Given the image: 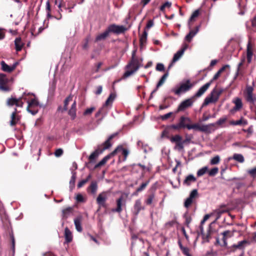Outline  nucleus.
I'll return each instance as SVG.
<instances>
[{"label":"nucleus","mask_w":256,"mask_h":256,"mask_svg":"<svg viewBox=\"0 0 256 256\" xmlns=\"http://www.w3.org/2000/svg\"><path fill=\"white\" fill-rule=\"evenodd\" d=\"M116 207L115 208H112V211L114 212L120 213L122 210V206H126V201L124 198L123 196H120L116 200Z\"/></svg>","instance_id":"nucleus-12"},{"label":"nucleus","mask_w":256,"mask_h":256,"mask_svg":"<svg viewBox=\"0 0 256 256\" xmlns=\"http://www.w3.org/2000/svg\"><path fill=\"white\" fill-rule=\"evenodd\" d=\"M220 162V158L218 156H216L210 160V164L212 165L217 164Z\"/></svg>","instance_id":"nucleus-49"},{"label":"nucleus","mask_w":256,"mask_h":256,"mask_svg":"<svg viewBox=\"0 0 256 256\" xmlns=\"http://www.w3.org/2000/svg\"><path fill=\"white\" fill-rule=\"evenodd\" d=\"M116 149H118V152H122V154L124 156V160H126L129 154L128 150L127 149L124 148L122 146H118Z\"/></svg>","instance_id":"nucleus-41"},{"label":"nucleus","mask_w":256,"mask_h":256,"mask_svg":"<svg viewBox=\"0 0 256 256\" xmlns=\"http://www.w3.org/2000/svg\"><path fill=\"white\" fill-rule=\"evenodd\" d=\"M196 181V178L192 174H189L186 176L183 182V184L190 186L192 183L195 182Z\"/></svg>","instance_id":"nucleus-26"},{"label":"nucleus","mask_w":256,"mask_h":256,"mask_svg":"<svg viewBox=\"0 0 256 256\" xmlns=\"http://www.w3.org/2000/svg\"><path fill=\"white\" fill-rule=\"evenodd\" d=\"M82 217L81 216H77L74 220V224L76 230L78 232L82 231Z\"/></svg>","instance_id":"nucleus-23"},{"label":"nucleus","mask_w":256,"mask_h":256,"mask_svg":"<svg viewBox=\"0 0 256 256\" xmlns=\"http://www.w3.org/2000/svg\"><path fill=\"white\" fill-rule=\"evenodd\" d=\"M130 70H126L122 78H126L130 76H131L132 74H133L136 70H134V69L132 68H129Z\"/></svg>","instance_id":"nucleus-48"},{"label":"nucleus","mask_w":256,"mask_h":256,"mask_svg":"<svg viewBox=\"0 0 256 256\" xmlns=\"http://www.w3.org/2000/svg\"><path fill=\"white\" fill-rule=\"evenodd\" d=\"M72 96H68L64 100V106L62 110V112H64V111L67 110H68V106L70 102L72 101Z\"/></svg>","instance_id":"nucleus-43"},{"label":"nucleus","mask_w":256,"mask_h":256,"mask_svg":"<svg viewBox=\"0 0 256 256\" xmlns=\"http://www.w3.org/2000/svg\"><path fill=\"white\" fill-rule=\"evenodd\" d=\"M109 33L108 32L107 30H106L103 33L100 34L96 36L95 42H98V41L105 40L108 36Z\"/></svg>","instance_id":"nucleus-38"},{"label":"nucleus","mask_w":256,"mask_h":256,"mask_svg":"<svg viewBox=\"0 0 256 256\" xmlns=\"http://www.w3.org/2000/svg\"><path fill=\"white\" fill-rule=\"evenodd\" d=\"M98 190V184L96 181H92L88 188V192L95 194Z\"/></svg>","instance_id":"nucleus-33"},{"label":"nucleus","mask_w":256,"mask_h":256,"mask_svg":"<svg viewBox=\"0 0 256 256\" xmlns=\"http://www.w3.org/2000/svg\"><path fill=\"white\" fill-rule=\"evenodd\" d=\"M73 208L72 207H68L62 210V216L63 218L66 219L71 213L72 212Z\"/></svg>","instance_id":"nucleus-37"},{"label":"nucleus","mask_w":256,"mask_h":256,"mask_svg":"<svg viewBox=\"0 0 256 256\" xmlns=\"http://www.w3.org/2000/svg\"><path fill=\"white\" fill-rule=\"evenodd\" d=\"M145 209L144 206H142V202L140 200H136L134 206V211L133 214L134 216H137L140 213L141 210H144Z\"/></svg>","instance_id":"nucleus-18"},{"label":"nucleus","mask_w":256,"mask_h":256,"mask_svg":"<svg viewBox=\"0 0 256 256\" xmlns=\"http://www.w3.org/2000/svg\"><path fill=\"white\" fill-rule=\"evenodd\" d=\"M171 142L176 144L182 140V137L179 134H176L170 138Z\"/></svg>","instance_id":"nucleus-42"},{"label":"nucleus","mask_w":256,"mask_h":256,"mask_svg":"<svg viewBox=\"0 0 256 256\" xmlns=\"http://www.w3.org/2000/svg\"><path fill=\"white\" fill-rule=\"evenodd\" d=\"M224 90L222 89H216L214 88L211 92L210 95L214 99V102H216L220 94L222 93Z\"/></svg>","instance_id":"nucleus-25"},{"label":"nucleus","mask_w":256,"mask_h":256,"mask_svg":"<svg viewBox=\"0 0 256 256\" xmlns=\"http://www.w3.org/2000/svg\"><path fill=\"white\" fill-rule=\"evenodd\" d=\"M214 223L212 222L210 224L207 232L203 234L202 239L206 242H209L211 238L212 235L216 232V230L212 228Z\"/></svg>","instance_id":"nucleus-16"},{"label":"nucleus","mask_w":256,"mask_h":256,"mask_svg":"<svg viewBox=\"0 0 256 256\" xmlns=\"http://www.w3.org/2000/svg\"><path fill=\"white\" fill-rule=\"evenodd\" d=\"M193 86L194 84H192L189 80H188L185 82L181 84L177 88H172L171 92L179 96L181 93L186 92L190 90Z\"/></svg>","instance_id":"nucleus-4"},{"label":"nucleus","mask_w":256,"mask_h":256,"mask_svg":"<svg viewBox=\"0 0 256 256\" xmlns=\"http://www.w3.org/2000/svg\"><path fill=\"white\" fill-rule=\"evenodd\" d=\"M227 120L228 118L226 116H223L222 118H220L216 123L214 124V126H221L224 124Z\"/></svg>","instance_id":"nucleus-50"},{"label":"nucleus","mask_w":256,"mask_h":256,"mask_svg":"<svg viewBox=\"0 0 256 256\" xmlns=\"http://www.w3.org/2000/svg\"><path fill=\"white\" fill-rule=\"evenodd\" d=\"M236 108L240 110L242 106V100L240 98H236L234 102Z\"/></svg>","instance_id":"nucleus-45"},{"label":"nucleus","mask_w":256,"mask_h":256,"mask_svg":"<svg viewBox=\"0 0 256 256\" xmlns=\"http://www.w3.org/2000/svg\"><path fill=\"white\" fill-rule=\"evenodd\" d=\"M109 194V192L106 191L103 192L98 194L96 198V202L97 204L99 205V208H100L101 207L104 208H106V202L108 198Z\"/></svg>","instance_id":"nucleus-8"},{"label":"nucleus","mask_w":256,"mask_h":256,"mask_svg":"<svg viewBox=\"0 0 256 256\" xmlns=\"http://www.w3.org/2000/svg\"><path fill=\"white\" fill-rule=\"evenodd\" d=\"M200 14V10H196L191 15L189 21L190 22H194L196 18L198 17Z\"/></svg>","instance_id":"nucleus-46"},{"label":"nucleus","mask_w":256,"mask_h":256,"mask_svg":"<svg viewBox=\"0 0 256 256\" xmlns=\"http://www.w3.org/2000/svg\"><path fill=\"white\" fill-rule=\"evenodd\" d=\"M248 124V120L242 117L240 120H230V124L232 126H246Z\"/></svg>","instance_id":"nucleus-28"},{"label":"nucleus","mask_w":256,"mask_h":256,"mask_svg":"<svg viewBox=\"0 0 256 256\" xmlns=\"http://www.w3.org/2000/svg\"><path fill=\"white\" fill-rule=\"evenodd\" d=\"M19 112L17 109L14 108V110L11 114V120H10V125L11 126H14L20 120V116L18 115Z\"/></svg>","instance_id":"nucleus-19"},{"label":"nucleus","mask_w":256,"mask_h":256,"mask_svg":"<svg viewBox=\"0 0 256 256\" xmlns=\"http://www.w3.org/2000/svg\"><path fill=\"white\" fill-rule=\"evenodd\" d=\"M248 173L253 178H254L256 177V167L254 168H252V169H250V170H248Z\"/></svg>","instance_id":"nucleus-56"},{"label":"nucleus","mask_w":256,"mask_h":256,"mask_svg":"<svg viewBox=\"0 0 256 256\" xmlns=\"http://www.w3.org/2000/svg\"><path fill=\"white\" fill-rule=\"evenodd\" d=\"M228 210L227 208H226L225 206H221L218 210V214H222L228 212Z\"/></svg>","instance_id":"nucleus-57"},{"label":"nucleus","mask_w":256,"mask_h":256,"mask_svg":"<svg viewBox=\"0 0 256 256\" xmlns=\"http://www.w3.org/2000/svg\"><path fill=\"white\" fill-rule=\"evenodd\" d=\"M198 197V190L194 189L190 192L189 196L186 200L184 202V206L188 208L194 202L195 199Z\"/></svg>","instance_id":"nucleus-11"},{"label":"nucleus","mask_w":256,"mask_h":256,"mask_svg":"<svg viewBox=\"0 0 256 256\" xmlns=\"http://www.w3.org/2000/svg\"><path fill=\"white\" fill-rule=\"evenodd\" d=\"M150 182V180H146V182L142 183V184L136 189V191L133 192L132 195V196H138L139 192H142L146 188V187L149 184Z\"/></svg>","instance_id":"nucleus-30"},{"label":"nucleus","mask_w":256,"mask_h":256,"mask_svg":"<svg viewBox=\"0 0 256 256\" xmlns=\"http://www.w3.org/2000/svg\"><path fill=\"white\" fill-rule=\"evenodd\" d=\"M118 134V132H116L111 134L108 140H106L102 144L98 146L93 152H92L88 157L89 162L86 164V166L88 167V165L90 163L95 162L96 160L98 157V155L103 152L104 150L109 148L112 146L110 140Z\"/></svg>","instance_id":"nucleus-1"},{"label":"nucleus","mask_w":256,"mask_h":256,"mask_svg":"<svg viewBox=\"0 0 256 256\" xmlns=\"http://www.w3.org/2000/svg\"><path fill=\"white\" fill-rule=\"evenodd\" d=\"M254 88L251 86H246V100L252 104H253L256 100V98L253 95Z\"/></svg>","instance_id":"nucleus-15"},{"label":"nucleus","mask_w":256,"mask_h":256,"mask_svg":"<svg viewBox=\"0 0 256 256\" xmlns=\"http://www.w3.org/2000/svg\"><path fill=\"white\" fill-rule=\"evenodd\" d=\"M208 167L207 166H204V167H203L202 168L200 169L198 172H197V176H203L204 174H205L206 173V172L208 171Z\"/></svg>","instance_id":"nucleus-47"},{"label":"nucleus","mask_w":256,"mask_h":256,"mask_svg":"<svg viewBox=\"0 0 256 256\" xmlns=\"http://www.w3.org/2000/svg\"><path fill=\"white\" fill-rule=\"evenodd\" d=\"M156 69L158 71L162 72L164 70V66L162 64L158 63L156 64Z\"/></svg>","instance_id":"nucleus-61"},{"label":"nucleus","mask_w":256,"mask_h":256,"mask_svg":"<svg viewBox=\"0 0 256 256\" xmlns=\"http://www.w3.org/2000/svg\"><path fill=\"white\" fill-rule=\"evenodd\" d=\"M106 162V160H104V158L96 164L94 166V168L96 169L99 167H100L101 166L104 165Z\"/></svg>","instance_id":"nucleus-63"},{"label":"nucleus","mask_w":256,"mask_h":256,"mask_svg":"<svg viewBox=\"0 0 256 256\" xmlns=\"http://www.w3.org/2000/svg\"><path fill=\"white\" fill-rule=\"evenodd\" d=\"M210 102H214V99L210 95V97H206L204 102V105H208Z\"/></svg>","instance_id":"nucleus-54"},{"label":"nucleus","mask_w":256,"mask_h":256,"mask_svg":"<svg viewBox=\"0 0 256 256\" xmlns=\"http://www.w3.org/2000/svg\"><path fill=\"white\" fill-rule=\"evenodd\" d=\"M108 33L120 34L124 33L127 29L123 26H118L116 24H110L106 28Z\"/></svg>","instance_id":"nucleus-7"},{"label":"nucleus","mask_w":256,"mask_h":256,"mask_svg":"<svg viewBox=\"0 0 256 256\" xmlns=\"http://www.w3.org/2000/svg\"><path fill=\"white\" fill-rule=\"evenodd\" d=\"M76 101H74L72 104L68 112V115L70 116L72 120H74L76 118Z\"/></svg>","instance_id":"nucleus-29"},{"label":"nucleus","mask_w":256,"mask_h":256,"mask_svg":"<svg viewBox=\"0 0 256 256\" xmlns=\"http://www.w3.org/2000/svg\"><path fill=\"white\" fill-rule=\"evenodd\" d=\"M140 61H142V60H140L136 56V52L133 51L132 58L126 66V68H132L134 69V70L136 71L140 68Z\"/></svg>","instance_id":"nucleus-6"},{"label":"nucleus","mask_w":256,"mask_h":256,"mask_svg":"<svg viewBox=\"0 0 256 256\" xmlns=\"http://www.w3.org/2000/svg\"><path fill=\"white\" fill-rule=\"evenodd\" d=\"M198 31V26H196L194 30H191L186 36V40L188 42H190L194 36L197 34Z\"/></svg>","instance_id":"nucleus-32"},{"label":"nucleus","mask_w":256,"mask_h":256,"mask_svg":"<svg viewBox=\"0 0 256 256\" xmlns=\"http://www.w3.org/2000/svg\"><path fill=\"white\" fill-rule=\"evenodd\" d=\"M191 122V120L188 117L182 116L180 118L178 124L181 128H188V126H189L188 123Z\"/></svg>","instance_id":"nucleus-20"},{"label":"nucleus","mask_w":256,"mask_h":256,"mask_svg":"<svg viewBox=\"0 0 256 256\" xmlns=\"http://www.w3.org/2000/svg\"><path fill=\"white\" fill-rule=\"evenodd\" d=\"M28 105L27 106V110L32 114V115H34L38 112V106H39V102L36 98H31L30 100L27 102Z\"/></svg>","instance_id":"nucleus-5"},{"label":"nucleus","mask_w":256,"mask_h":256,"mask_svg":"<svg viewBox=\"0 0 256 256\" xmlns=\"http://www.w3.org/2000/svg\"><path fill=\"white\" fill-rule=\"evenodd\" d=\"M218 172V168L216 167L214 168L208 172V174L210 176H215Z\"/></svg>","instance_id":"nucleus-53"},{"label":"nucleus","mask_w":256,"mask_h":256,"mask_svg":"<svg viewBox=\"0 0 256 256\" xmlns=\"http://www.w3.org/2000/svg\"><path fill=\"white\" fill-rule=\"evenodd\" d=\"M193 103L194 97L182 101L178 106L176 112H178L184 111L188 108L191 107L192 106Z\"/></svg>","instance_id":"nucleus-10"},{"label":"nucleus","mask_w":256,"mask_h":256,"mask_svg":"<svg viewBox=\"0 0 256 256\" xmlns=\"http://www.w3.org/2000/svg\"><path fill=\"white\" fill-rule=\"evenodd\" d=\"M118 149H115L114 151H112L111 153L108 154V155L106 156L104 158V160H106V161L107 162V161L110 160L112 156H114L118 153Z\"/></svg>","instance_id":"nucleus-51"},{"label":"nucleus","mask_w":256,"mask_h":256,"mask_svg":"<svg viewBox=\"0 0 256 256\" xmlns=\"http://www.w3.org/2000/svg\"><path fill=\"white\" fill-rule=\"evenodd\" d=\"M217 254L216 252H214L212 249L210 250L207 251L206 254V256H215Z\"/></svg>","instance_id":"nucleus-64"},{"label":"nucleus","mask_w":256,"mask_h":256,"mask_svg":"<svg viewBox=\"0 0 256 256\" xmlns=\"http://www.w3.org/2000/svg\"><path fill=\"white\" fill-rule=\"evenodd\" d=\"M10 238L12 242V248L14 252L15 250V240L12 234H10Z\"/></svg>","instance_id":"nucleus-60"},{"label":"nucleus","mask_w":256,"mask_h":256,"mask_svg":"<svg viewBox=\"0 0 256 256\" xmlns=\"http://www.w3.org/2000/svg\"><path fill=\"white\" fill-rule=\"evenodd\" d=\"M116 97V94L115 93H111L106 100L103 106L100 108L98 112L96 114L95 116L96 118H98L101 115L102 116H105L108 112V110L106 108L108 106L110 107L112 106Z\"/></svg>","instance_id":"nucleus-2"},{"label":"nucleus","mask_w":256,"mask_h":256,"mask_svg":"<svg viewBox=\"0 0 256 256\" xmlns=\"http://www.w3.org/2000/svg\"><path fill=\"white\" fill-rule=\"evenodd\" d=\"M16 46V50L17 52L20 51L24 46V44L22 42V40L20 38H17L14 40Z\"/></svg>","instance_id":"nucleus-36"},{"label":"nucleus","mask_w":256,"mask_h":256,"mask_svg":"<svg viewBox=\"0 0 256 256\" xmlns=\"http://www.w3.org/2000/svg\"><path fill=\"white\" fill-rule=\"evenodd\" d=\"M102 65V62H99L98 64H95V68L92 70V72L93 74L98 72V71Z\"/></svg>","instance_id":"nucleus-52"},{"label":"nucleus","mask_w":256,"mask_h":256,"mask_svg":"<svg viewBox=\"0 0 256 256\" xmlns=\"http://www.w3.org/2000/svg\"><path fill=\"white\" fill-rule=\"evenodd\" d=\"M8 80L6 74H0V90L6 92L10 90V88L7 85Z\"/></svg>","instance_id":"nucleus-14"},{"label":"nucleus","mask_w":256,"mask_h":256,"mask_svg":"<svg viewBox=\"0 0 256 256\" xmlns=\"http://www.w3.org/2000/svg\"><path fill=\"white\" fill-rule=\"evenodd\" d=\"M156 194L148 192L146 198L144 200L145 204L148 206H150L155 200Z\"/></svg>","instance_id":"nucleus-34"},{"label":"nucleus","mask_w":256,"mask_h":256,"mask_svg":"<svg viewBox=\"0 0 256 256\" xmlns=\"http://www.w3.org/2000/svg\"><path fill=\"white\" fill-rule=\"evenodd\" d=\"M0 64L3 71L7 72H11L16 69V67L18 64V62H14L11 66L8 65L4 61H2Z\"/></svg>","instance_id":"nucleus-17"},{"label":"nucleus","mask_w":256,"mask_h":256,"mask_svg":"<svg viewBox=\"0 0 256 256\" xmlns=\"http://www.w3.org/2000/svg\"><path fill=\"white\" fill-rule=\"evenodd\" d=\"M250 241L244 240L242 241L238 242L237 244H234L233 248L236 249L243 250L246 245L250 244Z\"/></svg>","instance_id":"nucleus-27"},{"label":"nucleus","mask_w":256,"mask_h":256,"mask_svg":"<svg viewBox=\"0 0 256 256\" xmlns=\"http://www.w3.org/2000/svg\"><path fill=\"white\" fill-rule=\"evenodd\" d=\"M168 128L169 129H173L175 130H180L181 128L180 126L178 123L176 124H172L168 126Z\"/></svg>","instance_id":"nucleus-62"},{"label":"nucleus","mask_w":256,"mask_h":256,"mask_svg":"<svg viewBox=\"0 0 256 256\" xmlns=\"http://www.w3.org/2000/svg\"><path fill=\"white\" fill-rule=\"evenodd\" d=\"M178 244L183 254L186 256H192V254L190 253V249L188 247L183 246L182 242L180 239L178 242Z\"/></svg>","instance_id":"nucleus-24"},{"label":"nucleus","mask_w":256,"mask_h":256,"mask_svg":"<svg viewBox=\"0 0 256 256\" xmlns=\"http://www.w3.org/2000/svg\"><path fill=\"white\" fill-rule=\"evenodd\" d=\"M214 124H209L208 125H202L200 126L198 124H189L188 126V130H196L200 132H206L210 131V126H214Z\"/></svg>","instance_id":"nucleus-9"},{"label":"nucleus","mask_w":256,"mask_h":256,"mask_svg":"<svg viewBox=\"0 0 256 256\" xmlns=\"http://www.w3.org/2000/svg\"><path fill=\"white\" fill-rule=\"evenodd\" d=\"M91 178V174H89L86 179L82 180L81 181H80L78 184V188H82L83 186H84L86 183H87L89 181Z\"/></svg>","instance_id":"nucleus-44"},{"label":"nucleus","mask_w":256,"mask_h":256,"mask_svg":"<svg viewBox=\"0 0 256 256\" xmlns=\"http://www.w3.org/2000/svg\"><path fill=\"white\" fill-rule=\"evenodd\" d=\"M184 144L182 143V140L180 142H179L178 143H177L176 144V146H174V149L178 150H182L184 148Z\"/></svg>","instance_id":"nucleus-55"},{"label":"nucleus","mask_w":256,"mask_h":256,"mask_svg":"<svg viewBox=\"0 0 256 256\" xmlns=\"http://www.w3.org/2000/svg\"><path fill=\"white\" fill-rule=\"evenodd\" d=\"M30 96V94H26V93H24L22 96L18 98L13 97L8 98L6 100V105L8 106H16L17 107L22 108L24 104L22 102V100H27V96Z\"/></svg>","instance_id":"nucleus-3"},{"label":"nucleus","mask_w":256,"mask_h":256,"mask_svg":"<svg viewBox=\"0 0 256 256\" xmlns=\"http://www.w3.org/2000/svg\"><path fill=\"white\" fill-rule=\"evenodd\" d=\"M64 238L66 243H70L72 240V233L68 227H66L64 229Z\"/></svg>","instance_id":"nucleus-31"},{"label":"nucleus","mask_w":256,"mask_h":256,"mask_svg":"<svg viewBox=\"0 0 256 256\" xmlns=\"http://www.w3.org/2000/svg\"><path fill=\"white\" fill-rule=\"evenodd\" d=\"M147 36L148 33L146 30H144L141 36L140 40V48H142V46L146 44L147 40Z\"/></svg>","instance_id":"nucleus-39"},{"label":"nucleus","mask_w":256,"mask_h":256,"mask_svg":"<svg viewBox=\"0 0 256 256\" xmlns=\"http://www.w3.org/2000/svg\"><path fill=\"white\" fill-rule=\"evenodd\" d=\"M168 75V72L165 73L160 78L158 82L156 84V90L153 91V92H155L160 86H161L165 82L166 78Z\"/></svg>","instance_id":"nucleus-35"},{"label":"nucleus","mask_w":256,"mask_h":256,"mask_svg":"<svg viewBox=\"0 0 256 256\" xmlns=\"http://www.w3.org/2000/svg\"><path fill=\"white\" fill-rule=\"evenodd\" d=\"M252 55L253 52L252 46L250 41L249 40L246 46V59L248 64H250L251 62Z\"/></svg>","instance_id":"nucleus-22"},{"label":"nucleus","mask_w":256,"mask_h":256,"mask_svg":"<svg viewBox=\"0 0 256 256\" xmlns=\"http://www.w3.org/2000/svg\"><path fill=\"white\" fill-rule=\"evenodd\" d=\"M95 110L94 107H91L87 108L84 112V116H88L90 114Z\"/></svg>","instance_id":"nucleus-58"},{"label":"nucleus","mask_w":256,"mask_h":256,"mask_svg":"<svg viewBox=\"0 0 256 256\" xmlns=\"http://www.w3.org/2000/svg\"><path fill=\"white\" fill-rule=\"evenodd\" d=\"M232 158H233L235 160H236L239 162H240V163H242V162H244V158L243 156L241 154H234L233 155ZM231 159H232V158H228V160H230Z\"/></svg>","instance_id":"nucleus-40"},{"label":"nucleus","mask_w":256,"mask_h":256,"mask_svg":"<svg viewBox=\"0 0 256 256\" xmlns=\"http://www.w3.org/2000/svg\"><path fill=\"white\" fill-rule=\"evenodd\" d=\"M156 183L153 184L148 190V192L154 194H156Z\"/></svg>","instance_id":"nucleus-59"},{"label":"nucleus","mask_w":256,"mask_h":256,"mask_svg":"<svg viewBox=\"0 0 256 256\" xmlns=\"http://www.w3.org/2000/svg\"><path fill=\"white\" fill-rule=\"evenodd\" d=\"M210 84V82H208L206 83L205 84H204L203 86H202L201 88H200L198 91L193 96L194 98H199L209 88Z\"/></svg>","instance_id":"nucleus-21"},{"label":"nucleus","mask_w":256,"mask_h":256,"mask_svg":"<svg viewBox=\"0 0 256 256\" xmlns=\"http://www.w3.org/2000/svg\"><path fill=\"white\" fill-rule=\"evenodd\" d=\"M188 47V45L186 44H184L183 46V48L178 51L176 53L174 54L172 62L170 64L168 68L170 69L173 65V64L178 61L180 57L183 55L184 51L187 49Z\"/></svg>","instance_id":"nucleus-13"}]
</instances>
